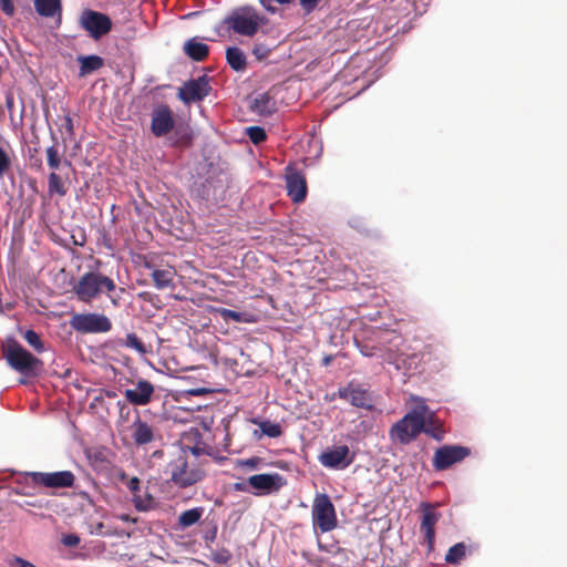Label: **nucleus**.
<instances>
[{
	"instance_id": "f257e3e1",
	"label": "nucleus",
	"mask_w": 567,
	"mask_h": 567,
	"mask_svg": "<svg viewBox=\"0 0 567 567\" xmlns=\"http://www.w3.org/2000/svg\"><path fill=\"white\" fill-rule=\"evenodd\" d=\"M1 353L7 364L25 377H37L43 370V362L22 347L13 337L1 342Z\"/></svg>"
},
{
	"instance_id": "f03ea898",
	"label": "nucleus",
	"mask_w": 567,
	"mask_h": 567,
	"mask_svg": "<svg viewBox=\"0 0 567 567\" xmlns=\"http://www.w3.org/2000/svg\"><path fill=\"white\" fill-rule=\"evenodd\" d=\"M425 412H427V405L424 401H420V404L391 426L389 432L391 440L403 445L413 442L422 430H425Z\"/></svg>"
},
{
	"instance_id": "7ed1b4c3",
	"label": "nucleus",
	"mask_w": 567,
	"mask_h": 567,
	"mask_svg": "<svg viewBox=\"0 0 567 567\" xmlns=\"http://www.w3.org/2000/svg\"><path fill=\"white\" fill-rule=\"evenodd\" d=\"M115 288L116 286L112 278L99 271H89L80 277L73 287V292L78 300L89 303L104 290L111 292Z\"/></svg>"
},
{
	"instance_id": "20e7f679",
	"label": "nucleus",
	"mask_w": 567,
	"mask_h": 567,
	"mask_svg": "<svg viewBox=\"0 0 567 567\" xmlns=\"http://www.w3.org/2000/svg\"><path fill=\"white\" fill-rule=\"evenodd\" d=\"M123 442H128L136 447L147 446L161 440L158 429L143 420L138 410H135V417L130 425H123L118 430Z\"/></svg>"
},
{
	"instance_id": "39448f33",
	"label": "nucleus",
	"mask_w": 567,
	"mask_h": 567,
	"mask_svg": "<svg viewBox=\"0 0 567 567\" xmlns=\"http://www.w3.org/2000/svg\"><path fill=\"white\" fill-rule=\"evenodd\" d=\"M266 18L259 14L255 9L245 7L239 8L225 18L224 23L227 24L235 33L254 37L259 27L265 24Z\"/></svg>"
},
{
	"instance_id": "423d86ee",
	"label": "nucleus",
	"mask_w": 567,
	"mask_h": 567,
	"mask_svg": "<svg viewBox=\"0 0 567 567\" xmlns=\"http://www.w3.org/2000/svg\"><path fill=\"white\" fill-rule=\"evenodd\" d=\"M312 522L321 533H328L338 525L334 505L327 494H317L312 504Z\"/></svg>"
},
{
	"instance_id": "0eeeda50",
	"label": "nucleus",
	"mask_w": 567,
	"mask_h": 567,
	"mask_svg": "<svg viewBox=\"0 0 567 567\" xmlns=\"http://www.w3.org/2000/svg\"><path fill=\"white\" fill-rule=\"evenodd\" d=\"M70 327L80 333H105L112 329L111 320L103 313H74L70 318Z\"/></svg>"
},
{
	"instance_id": "6e6552de",
	"label": "nucleus",
	"mask_w": 567,
	"mask_h": 567,
	"mask_svg": "<svg viewBox=\"0 0 567 567\" xmlns=\"http://www.w3.org/2000/svg\"><path fill=\"white\" fill-rule=\"evenodd\" d=\"M25 477L34 485L47 488H69L74 485L75 476L71 471L27 472Z\"/></svg>"
},
{
	"instance_id": "1a4fd4ad",
	"label": "nucleus",
	"mask_w": 567,
	"mask_h": 567,
	"mask_svg": "<svg viewBox=\"0 0 567 567\" xmlns=\"http://www.w3.org/2000/svg\"><path fill=\"white\" fill-rule=\"evenodd\" d=\"M80 25L91 38L99 40L112 30V20L105 13L87 9L81 13Z\"/></svg>"
},
{
	"instance_id": "9d476101",
	"label": "nucleus",
	"mask_w": 567,
	"mask_h": 567,
	"mask_svg": "<svg viewBox=\"0 0 567 567\" xmlns=\"http://www.w3.org/2000/svg\"><path fill=\"white\" fill-rule=\"evenodd\" d=\"M171 481L178 487L186 488L199 482L203 473L198 468H189L185 457L179 456L169 464Z\"/></svg>"
},
{
	"instance_id": "9b49d317",
	"label": "nucleus",
	"mask_w": 567,
	"mask_h": 567,
	"mask_svg": "<svg viewBox=\"0 0 567 567\" xmlns=\"http://www.w3.org/2000/svg\"><path fill=\"white\" fill-rule=\"evenodd\" d=\"M355 454L347 445H337L323 451L318 460L320 464L331 470H344L354 461Z\"/></svg>"
},
{
	"instance_id": "f8f14e48",
	"label": "nucleus",
	"mask_w": 567,
	"mask_h": 567,
	"mask_svg": "<svg viewBox=\"0 0 567 567\" xmlns=\"http://www.w3.org/2000/svg\"><path fill=\"white\" fill-rule=\"evenodd\" d=\"M471 454V450L460 445H443L434 452L433 467L444 471L452 465L462 462Z\"/></svg>"
},
{
	"instance_id": "ddd939ff",
	"label": "nucleus",
	"mask_w": 567,
	"mask_h": 567,
	"mask_svg": "<svg viewBox=\"0 0 567 567\" xmlns=\"http://www.w3.org/2000/svg\"><path fill=\"white\" fill-rule=\"evenodd\" d=\"M247 483L252 494L269 495L279 492L286 480L279 473H265L249 476Z\"/></svg>"
},
{
	"instance_id": "4468645a",
	"label": "nucleus",
	"mask_w": 567,
	"mask_h": 567,
	"mask_svg": "<svg viewBox=\"0 0 567 567\" xmlns=\"http://www.w3.org/2000/svg\"><path fill=\"white\" fill-rule=\"evenodd\" d=\"M212 86L207 75L198 76L186 81L178 91V97L185 103L190 104L193 102L202 101L209 95Z\"/></svg>"
},
{
	"instance_id": "2eb2a0df",
	"label": "nucleus",
	"mask_w": 567,
	"mask_h": 567,
	"mask_svg": "<svg viewBox=\"0 0 567 567\" xmlns=\"http://www.w3.org/2000/svg\"><path fill=\"white\" fill-rule=\"evenodd\" d=\"M318 547L321 553L327 556L321 557V563H326L331 567H344L350 561L349 550L341 547L339 543L332 538L327 540L318 539Z\"/></svg>"
},
{
	"instance_id": "dca6fc26",
	"label": "nucleus",
	"mask_w": 567,
	"mask_h": 567,
	"mask_svg": "<svg viewBox=\"0 0 567 567\" xmlns=\"http://www.w3.org/2000/svg\"><path fill=\"white\" fill-rule=\"evenodd\" d=\"M420 507L422 511L420 532L423 534L427 549L431 551L434 549L435 525L441 518V514L435 511L434 504L422 503Z\"/></svg>"
},
{
	"instance_id": "f3484780",
	"label": "nucleus",
	"mask_w": 567,
	"mask_h": 567,
	"mask_svg": "<svg viewBox=\"0 0 567 567\" xmlns=\"http://www.w3.org/2000/svg\"><path fill=\"white\" fill-rule=\"evenodd\" d=\"M175 125V120L171 107L166 104H159L152 112L151 131L156 137L168 134Z\"/></svg>"
},
{
	"instance_id": "a211bd4d",
	"label": "nucleus",
	"mask_w": 567,
	"mask_h": 567,
	"mask_svg": "<svg viewBox=\"0 0 567 567\" xmlns=\"http://www.w3.org/2000/svg\"><path fill=\"white\" fill-rule=\"evenodd\" d=\"M287 194L293 203H302L307 197V181L305 175L293 167L286 168Z\"/></svg>"
},
{
	"instance_id": "6ab92c4d",
	"label": "nucleus",
	"mask_w": 567,
	"mask_h": 567,
	"mask_svg": "<svg viewBox=\"0 0 567 567\" xmlns=\"http://www.w3.org/2000/svg\"><path fill=\"white\" fill-rule=\"evenodd\" d=\"M338 395L341 399L349 401L353 406L372 410L373 401L370 392L362 389L360 385L349 383L346 388L339 389Z\"/></svg>"
},
{
	"instance_id": "aec40b11",
	"label": "nucleus",
	"mask_w": 567,
	"mask_h": 567,
	"mask_svg": "<svg viewBox=\"0 0 567 567\" xmlns=\"http://www.w3.org/2000/svg\"><path fill=\"white\" fill-rule=\"evenodd\" d=\"M155 393V386L148 380L140 379L133 389H126L124 396L133 405H147Z\"/></svg>"
},
{
	"instance_id": "412c9836",
	"label": "nucleus",
	"mask_w": 567,
	"mask_h": 567,
	"mask_svg": "<svg viewBox=\"0 0 567 567\" xmlns=\"http://www.w3.org/2000/svg\"><path fill=\"white\" fill-rule=\"evenodd\" d=\"M37 13L44 18L59 17L61 20L62 3L61 0H33Z\"/></svg>"
},
{
	"instance_id": "4be33fe9",
	"label": "nucleus",
	"mask_w": 567,
	"mask_h": 567,
	"mask_svg": "<svg viewBox=\"0 0 567 567\" xmlns=\"http://www.w3.org/2000/svg\"><path fill=\"white\" fill-rule=\"evenodd\" d=\"M184 53L194 61H204L209 54V47L192 38L184 43Z\"/></svg>"
},
{
	"instance_id": "5701e85b",
	"label": "nucleus",
	"mask_w": 567,
	"mask_h": 567,
	"mask_svg": "<svg viewBox=\"0 0 567 567\" xmlns=\"http://www.w3.org/2000/svg\"><path fill=\"white\" fill-rule=\"evenodd\" d=\"M78 62L80 63V76H85L91 74L97 70H100L104 65V60L95 54L92 55H80L78 56Z\"/></svg>"
},
{
	"instance_id": "b1692460",
	"label": "nucleus",
	"mask_w": 567,
	"mask_h": 567,
	"mask_svg": "<svg viewBox=\"0 0 567 567\" xmlns=\"http://www.w3.org/2000/svg\"><path fill=\"white\" fill-rule=\"evenodd\" d=\"M423 433L433 437L436 441H442L444 439V429L442 423L437 420L433 412H425V430H422Z\"/></svg>"
},
{
	"instance_id": "393cba45",
	"label": "nucleus",
	"mask_w": 567,
	"mask_h": 567,
	"mask_svg": "<svg viewBox=\"0 0 567 567\" xmlns=\"http://www.w3.org/2000/svg\"><path fill=\"white\" fill-rule=\"evenodd\" d=\"M251 422L259 425L260 427V432L257 430L254 431V436L257 440L261 439L262 435L275 439L282 434V429L278 423H272L270 421H259L257 419H252Z\"/></svg>"
},
{
	"instance_id": "a878e982",
	"label": "nucleus",
	"mask_w": 567,
	"mask_h": 567,
	"mask_svg": "<svg viewBox=\"0 0 567 567\" xmlns=\"http://www.w3.org/2000/svg\"><path fill=\"white\" fill-rule=\"evenodd\" d=\"M175 270L173 268L167 269H154L152 271V279L154 286L162 290L174 285Z\"/></svg>"
},
{
	"instance_id": "bb28decb",
	"label": "nucleus",
	"mask_w": 567,
	"mask_h": 567,
	"mask_svg": "<svg viewBox=\"0 0 567 567\" xmlns=\"http://www.w3.org/2000/svg\"><path fill=\"white\" fill-rule=\"evenodd\" d=\"M45 155L48 166L53 171L59 169L62 164L68 166L71 165V163L68 159L63 158V155L59 150V143L55 138L54 143L45 150Z\"/></svg>"
},
{
	"instance_id": "cd10ccee",
	"label": "nucleus",
	"mask_w": 567,
	"mask_h": 567,
	"mask_svg": "<svg viewBox=\"0 0 567 567\" xmlns=\"http://www.w3.org/2000/svg\"><path fill=\"white\" fill-rule=\"evenodd\" d=\"M226 60L229 66L235 71H243L246 69V55L237 47H230L226 50Z\"/></svg>"
},
{
	"instance_id": "c85d7f7f",
	"label": "nucleus",
	"mask_w": 567,
	"mask_h": 567,
	"mask_svg": "<svg viewBox=\"0 0 567 567\" xmlns=\"http://www.w3.org/2000/svg\"><path fill=\"white\" fill-rule=\"evenodd\" d=\"M204 514L203 507H194L179 514L178 526L187 528L198 523Z\"/></svg>"
},
{
	"instance_id": "c756f323",
	"label": "nucleus",
	"mask_w": 567,
	"mask_h": 567,
	"mask_svg": "<svg viewBox=\"0 0 567 567\" xmlns=\"http://www.w3.org/2000/svg\"><path fill=\"white\" fill-rule=\"evenodd\" d=\"M275 103L267 94L256 97L251 104V110L260 115H270L275 111Z\"/></svg>"
},
{
	"instance_id": "7c9ffc66",
	"label": "nucleus",
	"mask_w": 567,
	"mask_h": 567,
	"mask_svg": "<svg viewBox=\"0 0 567 567\" xmlns=\"http://www.w3.org/2000/svg\"><path fill=\"white\" fill-rule=\"evenodd\" d=\"M465 556H466V545L464 543H457L447 550V553L445 555V561L447 564L456 565L462 559H464Z\"/></svg>"
},
{
	"instance_id": "2f4dec72",
	"label": "nucleus",
	"mask_w": 567,
	"mask_h": 567,
	"mask_svg": "<svg viewBox=\"0 0 567 567\" xmlns=\"http://www.w3.org/2000/svg\"><path fill=\"white\" fill-rule=\"evenodd\" d=\"M48 188L50 194H58L60 196H64L66 194V187L59 174L52 172L49 175Z\"/></svg>"
},
{
	"instance_id": "473e14b6",
	"label": "nucleus",
	"mask_w": 567,
	"mask_h": 567,
	"mask_svg": "<svg viewBox=\"0 0 567 567\" xmlns=\"http://www.w3.org/2000/svg\"><path fill=\"white\" fill-rule=\"evenodd\" d=\"M133 503L137 511L146 512L153 508L154 497L148 492H145L144 494L135 495Z\"/></svg>"
},
{
	"instance_id": "72a5a7b5",
	"label": "nucleus",
	"mask_w": 567,
	"mask_h": 567,
	"mask_svg": "<svg viewBox=\"0 0 567 567\" xmlns=\"http://www.w3.org/2000/svg\"><path fill=\"white\" fill-rule=\"evenodd\" d=\"M23 338L24 340L27 341V343L34 349L35 352L38 353H42L44 352L45 348H44V343L43 341L41 340L40 336L38 332H35L34 330L32 329H29L27 330L24 333H23Z\"/></svg>"
},
{
	"instance_id": "f704fd0d",
	"label": "nucleus",
	"mask_w": 567,
	"mask_h": 567,
	"mask_svg": "<svg viewBox=\"0 0 567 567\" xmlns=\"http://www.w3.org/2000/svg\"><path fill=\"white\" fill-rule=\"evenodd\" d=\"M125 347L134 349L140 354H146L148 352L146 346L135 333H127L124 342Z\"/></svg>"
},
{
	"instance_id": "c9c22d12",
	"label": "nucleus",
	"mask_w": 567,
	"mask_h": 567,
	"mask_svg": "<svg viewBox=\"0 0 567 567\" xmlns=\"http://www.w3.org/2000/svg\"><path fill=\"white\" fill-rule=\"evenodd\" d=\"M216 311L223 318L224 321H235V322H247L248 320L245 318V313L238 312L235 310L218 308Z\"/></svg>"
},
{
	"instance_id": "e433bc0d",
	"label": "nucleus",
	"mask_w": 567,
	"mask_h": 567,
	"mask_svg": "<svg viewBox=\"0 0 567 567\" xmlns=\"http://www.w3.org/2000/svg\"><path fill=\"white\" fill-rule=\"evenodd\" d=\"M247 135H248L249 140L256 145L265 142L267 138L266 131L260 126L248 127Z\"/></svg>"
},
{
	"instance_id": "4c0bfd02",
	"label": "nucleus",
	"mask_w": 567,
	"mask_h": 567,
	"mask_svg": "<svg viewBox=\"0 0 567 567\" xmlns=\"http://www.w3.org/2000/svg\"><path fill=\"white\" fill-rule=\"evenodd\" d=\"M11 167V159L8 153L0 147V179L8 173Z\"/></svg>"
},
{
	"instance_id": "58836bf2",
	"label": "nucleus",
	"mask_w": 567,
	"mask_h": 567,
	"mask_svg": "<svg viewBox=\"0 0 567 567\" xmlns=\"http://www.w3.org/2000/svg\"><path fill=\"white\" fill-rule=\"evenodd\" d=\"M261 464H262V458L259 456H252V457L239 461L240 466L248 467L250 470L259 468Z\"/></svg>"
},
{
	"instance_id": "ea45409f",
	"label": "nucleus",
	"mask_w": 567,
	"mask_h": 567,
	"mask_svg": "<svg viewBox=\"0 0 567 567\" xmlns=\"http://www.w3.org/2000/svg\"><path fill=\"white\" fill-rule=\"evenodd\" d=\"M0 9L6 16L12 17L16 12L13 0H0Z\"/></svg>"
},
{
	"instance_id": "a19ab883",
	"label": "nucleus",
	"mask_w": 567,
	"mask_h": 567,
	"mask_svg": "<svg viewBox=\"0 0 567 567\" xmlns=\"http://www.w3.org/2000/svg\"><path fill=\"white\" fill-rule=\"evenodd\" d=\"M321 2V0H299L302 10L306 13L312 12Z\"/></svg>"
},
{
	"instance_id": "79ce46f5",
	"label": "nucleus",
	"mask_w": 567,
	"mask_h": 567,
	"mask_svg": "<svg viewBox=\"0 0 567 567\" xmlns=\"http://www.w3.org/2000/svg\"><path fill=\"white\" fill-rule=\"evenodd\" d=\"M62 544L68 547H76L80 544V537L75 534H68L62 537Z\"/></svg>"
},
{
	"instance_id": "37998d69",
	"label": "nucleus",
	"mask_w": 567,
	"mask_h": 567,
	"mask_svg": "<svg viewBox=\"0 0 567 567\" xmlns=\"http://www.w3.org/2000/svg\"><path fill=\"white\" fill-rule=\"evenodd\" d=\"M118 413H120V422H126L130 419V409L126 403L123 401L117 402Z\"/></svg>"
},
{
	"instance_id": "c03bdc74",
	"label": "nucleus",
	"mask_w": 567,
	"mask_h": 567,
	"mask_svg": "<svg viewBox=\"0 0 567 567\" xmlns=\"http://www.w3.org/2000/svg\"><path fill=\"white\" fill-rule=\"evenodd\" d=\"M252 53L258 60H262L269 55L270 50L265 45H256L252 50Z\"/></svg>"
},
{
	"instance_id": "a18cd8bd",
	"label": "nucleus",
	"mask_w": 567,
	"mask_h": 567,
	"mask_svg": "<svg viewBox=\"0 0 567 567\" xmlns=\"http://www.w3.org/2000/svg\"><path fill=\"white\" fill-rule=\"evenodd\" d=\"M140 484H141V482L136 476L132 477L130 480V482L127 483V488L133 494V497H135V495L140 494Z\"/></svg>"
},
{
	"instance_id": "49530a36",
	"label": "nucleus",
	"mask_w": 567,
	"mask_h": 567,
	"mask_svg": "<svg viewBox=\"0 0 567 567\" xmlns=\"http://www.w3.org/2000/svg\"><path fill=\"white\" fill-rule=\"evenodd\" d=\"M65 131L68 132L69 135H72L74 133V125H73V120L71 117L70 114H66L64 116V124H63Z\"/></svg>"
},
{
	"instance_id": "de8ad7c7",
	"label": "nucleus",
	"mask_w": 567,
	"mask_h": 567,
	"mask_svg": "<svg viewBox=\"0 0 567 567\" xmlns=\"http://www.w3.org/2000/svg\"><path fill=\"white\" fill-rule=\"evenodd\" d=\"M192 141V135L189 133H184L181 137L174 142L175 145H189Z\"/></svg>"
},
{
	"instance_id": "09e8293b",
	"label": "nucleus",
	"mask_w": 567,
	"mask_h": 567,
	"mask_svg": "<svg viewBox=\"0 0 567 567\" xmlns=\"http://www.w3.org/2000/svg\"><path fill=\"white\" fill-rule=\"evenodd\" d=\"M6 106L8 109L9 112H12L13 107H14V99L11 94H8L6 96Z\"/></svg>"
},
{
	"instance_id": "8fccbe9b",
	"label": "nucleus",
	"mask_w": 567,
	"mask_h": 567,
	"mask_svg": "<svg viewBox=\"0 0 567 567\" xmlns=\"http://www.w3.org/2000/svg\"><path fill=\"white\" fill-rule=\"evenodd\" d=\"M360 351L365 357H372L374 354L373 348L369 349L367 346L360 347Z\"/></svg>"
},
{
	"instance_id": "3c124183",
	"label": "nucleus",
	"mask_w": 567,
	"mask_h": 567,
	"mask_svg": "<svg viewBox=\"0 0 567 567\" xmlns=\"http://www.w3.org/2000/svg\"><path fill=\"white\" fill-rule=\"evenodd\" d=\"M153 295L147 291H143L138 293V298L143 299L144 301H152Z\"/></svg>"
},
{
	"instance_id": "603ef678",
	"label": "nucleus",
	"mask_w": 567,
	"mask_h": 567,
	"mask_svg": "<svg viewBox=\"0 0 567 567\" xmlns=\"http://www.w3.org/2000/svg\"><path fill=\"white\" fill-rule=\"evenodd\" d=\"M333 360V357L331 354L323 357L322 359V365L328 367Z\"/></svg>"
},
{
	"instance_id": "864d4df0",
	"label": "nucleus",
	"mask_w": 567,
	"mask_h": 567,
	"mask_svg": "<svg viewBox=\"0 0 567 567\" xmlns=\"http://www.w3.org/2000/svg\"><path fill=\"white\" fill-rule=\"evenodd\" d=\"M235 489L236 491H241V492H250L251 493V489H247L243 484L240 483H236L235 484Z\"/></svg>"
},
{
	"instance_id": "5fc2aeb1",
	"label": "nucleus",
	"mask_w": 567,
	"mask_h": 567,
	"mask_svg": "<svg viewBox=\"0 0 567 567\" xmlns=\"http://www.w3.org/2000/svg\"><path fill=\"white\" fill-rule=\"evenodd\" d=\"M144 267L150 269V270H152V271L155 269L154 264L152 261H148V260L144 261Z\"/></svg>"
},
{
	"instance_id": "6e6d98bb",
	"label": "nucleus",
	"mask_w": 567,
	"mask_h": 567,
	"mask_svg": "<svg viewBox=\"0 0 567 567\" xmlns=\"http://www.w3.org/2000/svg\"><path fill=\"white\" fill-rule=\"evenodd\" d=\"M104 393H105V395H106L107 398H110V399H112V398H115V396H116V392H115V391H113V390H105V391H104Z\"/></svg>"
},
{
	"instance_id": "4d7b16f0",
	"label": "nucleus",
	"mask_w": 567,
	"mask_h": 567,
	"mask_svg": "<svg viewBox=\"0 0 567 567\" xmlns=\"http://www.w3.org/2000/svg\"><path fill=\"white\" fill-rule=\"evenodd\" d=\"M103 527H104L103 523H99V524L96 525V534H102V529H103Z\"/></svg>"
},
{
	"instance_id": "13d9d810",
	"label": "nucleus",
	"mask_w": 567,
	"mask_h": 567,
	"mask_svg": "<svg viewBox=\"0 0 567 567\" xmlns=\"http://www.w3.org/2000/svg\"><path fill=\"white\" fill-rule=\"evenodd\" d=\"M34 166H37L38 168H41L42 167L41 159H37L35 163H34Z\"/></svg>"
}]
</instances>
